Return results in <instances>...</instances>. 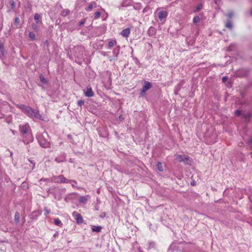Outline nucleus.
I'll return each instance as SVG.
<instances>
[{"mask_svg": "<svg viewBox=\"0 0 252 252\" xmlns=\"http://www.w3.org/2000/svg\"><path fill=\"white\" fill-rule=\"evenodd\" d=\"M16 106L17 108L21 109L28 117L32 119L36 118L43 120L42 116L40 114L38 110L21 104H16Z\"/></svg>", "mask_w": 252, "mask_h": 252, "instance_id": "nucleus-1", "label": "nucleus"}, {"mask_svg": "<svg viewBox=\"0 0 252 252\" xmlns=\"http://www.w3.org/2000/svg\"><path fill=\"white\" fill-rule=\"evenodd\" d=\"M50 189H49L48 191V193L52 194L55 199L60 200L62 198V195L64 194L66 191L65 188H55L54 189V191H50Z\"/></svg>", "mask_w": 252, "mask_h": 252, "instance_id": "nucleus-2", "label": "nucleus"}, {"mask_svg": "<svg viewBox=\"0 0 252 252\" xmlns=\"http://www.w3.org/2000/svg\"><path fill=\"white\" fill-rule=\"evenodd\" d=\"M48 136L47 133L39 134L37 137L38 142L40 146L44 148H48L50 147V143L46 138V136Z\"/></svg>", "mask_w": 252, "mask_h": 252, "instance_id": "nucleus-3", "label": "nucleus"}, {"mask_svg": "<svg viewBox=\"0 0 252 252\" xmlns=\"http://www.w3.org/2000/svg\"><path fill=\"white\" fill-rule=\"evenodd\" d=\"M55 180H56V182L59 183H68L69 182H73L76 183V182L75 180H69L65 178L63 175H61L60 176L54 177Z\"/></svg>", "mask_w": 252, "mask_h": 252, "instance_id": "nucleus-4", "label": "nucleus"}, {"mask_svg": "<svg viewBox=\"0 0 252 252\" xmlns=\"http://www.w3.org/2000/svg\"><path fill=\"white\" fill-rule=\"evenodd\" d=\"M72 216L74 217L76 222L77 224H82L83 222V219L81 214L77 213L76 212L72 213Z\"/></svg>", "mask_w": 252, "mask_h": 252, "instance_id": "nucleus-5", "label": "nucleus"}, {"mask_svg": "<svg viewBox=\"0 0 252 252\" xmlns=\"http://www.w3.org/2000/svg\"><path fill=\"white\" fill-rule=\"evenodd\" d=\"M28 127L26 125H20L19 126L20 132L23 134L24 137H26L28 134Z\"/></svg>", "mask_w": 252, "mask_h": 252, "instance_id": "nucleus-6", "label": "nucleus"}, {"mask_svg": "<svg viewBox=\"0 0 252 252\" xmlns=\"http://www.w3.org/2000/svg\"><path fill=\"white\" fill-rule=\"evenodd\" d=\"M84 92L85 95L87 97H92L94 94L90 86H87L86 91H84Z\"/></svg>", "mask_w": 252, "mask_h": 252, "instance_id": "nucleus-7", "label": "nucleus"}, {"mask_svg": "<svg viewBox=\"0 0 252 252\" xmlns=\"http://www.w3.org/2000/svg\"><path fill=\"white\" fill-rule=\"evenodd\" d=\"M176 158L180 161V162H187L188 160L190 158L189 157H184L180 155H178L176 156Z\"/></svg>", "mask_w": 252, "mask_h": 252, "instance_id": "nucleus-8", "label": "nucleus"}, {"mask_svg": "<svg viewBox=\"0 0 252 252\" xmlns=\"http://www.w3.org/2000/svg\"><path fill=\"white\" fill-rule=\"evenodd\" d=\"M168 15V13L166 11H160L158 12V17L160 21H162L163 19H165Z\"/></svg>", "mask_w": 252, "mask_h": 252, "instance_id": "nucleus-9", "label": "nucleus"}, {"mask_svg": "<svg viewBox=\"0 0 252 252\" xmlns=\"http://www.w3.org/2000/svg\"><path fill=\"white\" fill-rule=\"evenodd\" d=\"M130 33V29L128 28H126V29L123 30L121 32V34L125 37H127L129 36Z\"/></svg>", "mask_w": 252, "mask_h": 252, "instance_id": "nucleus-10", "label": "nucleus"}, {"mask_svg": "<svg viewBox=\"0 0 252 252\" xmlns=\"http://www.w3.org/2000/svg\"><path fill=\"white\" fill-rule=\"evenodd\" d=\"M55 161L58 163L63 162L65 161V155L64 154H62L59 156L55 158Z\"/></svg>", "mask_w": 252, "mask_h": 252, "instance_id": "nucleus-11", "label": "nucleus"}, {"mask_svg": "<svg viewBox=\"0 0 252 252\" xmlns=\"http://www.w3.org/2000/svg\"><path fill=\"white\" fill-rule=\"evenodd\" d=\"M156 32V29L153 27H150L148 31V34L150 36H154Z\"/></svg>", "mask_w": 252, "mask_h": 252, "instance_id": "nucleus-12", "label": "nucleus"}, {"mask_svg": "<svg viewBox=\"0 0 252 252\" xmlns=\"http://www.w3.org/2000/svg\"><path fill=\"white\" fill-rule=\"evenodd\" d=\"M101 229H102V227L100 226L93 225L92 227V229L93 231H94V232H100Z\"/></svg>", "mask_w": 252, "mask_h": 252, "instance_id": "nucleus-13", "label": "nucleus"}, {"mask_svg": "<svg viewBox=\"0 0 252 252\" xmlns=\"http://www.w3.org/2000/svg\"><path fill=\"white\" fill-rule=\"evenodd\" d=\"M152 87V84L148 81H145L144 85L142 88L146 90L147 91Z\"/></svg>", "mask_w": 252, "mask_h": 252, "instance_id": "nucleus-14", "label": "nucleus"}, {"mask_svg": "<svg viewBox=\"0 0 252 252\" xmlns=\"http://www.w3.org/2000/svg\"><path fill=\"white\" fill-rule=\"evenodd\" d=\"M39 79L41 83H42L44 84H46L48 83L47 80L44 77L43 75L42 74H40L39 76Z\"/></svg>", "mask_w": 252, "mask_h": 252, "instance_id": "nucleus-15", "label": "nucleus"}, {"mask_svg": "<svg viewBox=\"0 0 252 252\" xmlns=\"http://www.w3.org/2000/svg\"><path fill=\"white\" fill-rule=\"evenodd\" d=\"M70 13V10L68 9L63 10L61 12V15L62 17L66 16Z\"/></svg>", "mask_w": 252, "mask_h": 252, "instance_id": "nucleus-16", "label": "nucleus"}, {"mask_svg": "<svg viewBox=\"0 0 252 252\" xmlns=\"http://www.w3.org/2000/svg\"><path fill=\"white\" fill-rule=\"evenodd\" d=\"M225 27L228 29L231 30L233 28V25L231 21L229 19L228 20L225 24Z\"/></svg>", "mask_w": 252, "mask_h": 252, "instance_id": "nucleus-17", "label": "nucleus"}, {"mask_svg": "<svg viewBox=\"0 0 252 252\" xmlns=\"http://www.w3.org/2000/svg\"><path fill=\"white\" fill-rule=\"evenodd\" d=\"M96 4L94 1H93L88 6V7L86 9L87 11H90L92 10L94 6H96Z\"/></svg>", "mask_w": 252, "mask_h": 252, "instance_id": "nucleus-18", "label": "nucleus"}, {"mask_svg": "<svg viewBox=\"0 0 252 252\" xmlns=\"http://www.w3.org/2000/svg\"><path fill=\"white\" fill-rule=\"evenodd\" d=\"M0 52L3 56L6 54V51L4 48V45L2 43H0Z\"/></svg>", "mask_w": 252, "mask_h": 252, "instance_id": "nucleus-19", "label": "nucleus"}, {"mask_svg": "<svg viewBox=\"0 0 252 252\" xmlns=\"http://www.w3.org/2000/svg\"><path fill=\"white\" fill-rule=\"evenodd\" d=\"M79 201L80 203H86L87 202V198L84 196H81L79 199Z\"/></svg>", "mask_w": 252, "mask_h": 252, "instance_id": "nucleus-20", "label": "nucleus"}, {"mask_svg": "<svg viewBox=\"0 0 252 252\" xmlns=\"http://www.w3.org/2000/svg\"><path fill=\"white\" fill-rule=\"evenodd\" d=\"M14 220H15V221L17 223H18L19 222V221H20V214L19 212H16L15 213V216H14Z\"/></svg>", "mask_w": 252, "mask_h": 252, "instance_id": "nucleus-21", "label": "nucleus"}, {"mask_svg": "<svg viewBox=\"0 0 252 252\" xmlns=\"http://www.w3.org/2000/svg\"><path fill=\"white\" fill-rule=\"evenodd\" d=\"M157 167L159 171H160V172L163 171V166H162V163L161 162H158L157 163Z\"/></svg>", "mask_w": 252, "mask_h": 252, "instance_id": "nucleus-22", "label": "nucleus"}, {"mask_svg": "<svg viewBox=\"0 0 252 252\" xmlns=\"http://www.w3.org/2000/svg\"><path fill=\"white\" fill-rule=\"evenodd\" d=\"M203 8V4L200 3H199L197 6L195 7V9L194 10V12H197L199 11Z\"/></svg>", "mask_w": 252, "mask_h": 252, "instance_id": "nucleus-23", "label": "nucleus"}, {"mask_svg": "<svg viewBox=\"0 0 252 252\" xmlns=\"http://www.w3.org/2000/svg\"><path fill=\"white\" fill-rule=\"evenodd\" d=\"M155 243L154 242H150L149 243V246L147 248V250H150L152 248H155Z\"/></svg>", "mask_w": 252, "mask_h": 252, "instance_id": "nucleus-24", "label": "nucleus"}, {"mask_svg": "<svg viewBox=\"0 0 252 252\" xmlns=\"http://www.w3.org/2000/svg\"><path fill=\"white\" fill-rule=\"evenodd\" d=\"M54 223L56 225L62 226L63 224L61 221L59 219H55L54 220Z\"/></svg>", "mask_w": 252, "mask_h": 252, "instance_id": "nucleus-25", "label": "nucleus"}, {"mask_svg": "<svg viewBox=\"0 0 252 252\" xmlns=\"http://www.w3.org/2000/svg\"><path fill=\"white\" fill-rule=\"evenodd\" d=\"M117 42L116 40L114 41H109L108 43V45L109 47L111 48L114 46L115 44H116Z\"/></svg>", "mask_w": 252, "mask_h": 252, "instance_id": "nucleus-26", "label": "nucleus"}, {"mask_svg": "<svg viewBox=\"0 0 252 252\" xmlns=\"http://www.w3.org/2000/svg\"><path fill=\"white\" fill-rule=\"evenodd\" d=\"M252 114L250 113H246L243 115V117L246 120H249L251 117Z\"/></svg>", "mask_w": 252, "mask_h": 252, "instance_id": "nucleus-27", "label": "nucleus"}, {"mask_svg": "<svg viewBox=\"0 0 252 252\" xmlns=\"http://www.w3.org/2000/svg\"><path fill=\"white\" fill-rule=\"evenodd\" d=\"M40 18V16L38 13H35L34 14V19L35 20L36 23H38Z\"/></svg>", "mask_w": 252, "mask_h": 252, "instance_id": "nucleus-28", "label": "nucleus"}, {"mask_svg": "<svg viewBox=\"0 0 252 252\" xmlns=\"http://www.w3.org/2000/svg\"><path fill=\"white\" fill-rule=\"evenodd\" d=\"M200 17L198 16H196L194 17V18L193 19V22L194 24H196V23H198L200 21Z\"/></svg>", "mask_w": 252, "mask_h": 252, "instance_id": "nucleus-29", "label": "nucleus"}, {"mask_svg": "<svg viewBox=\"0 0 252 252\" xmlns=\"http://www.w3.org/2000/svg\"><path fill=\"white\" fill-rule=\"evenodd\" d=\"M29 36L32 40H35V35L33 32H30L29 33Z\"/></svg>", "mask_w": 252, "mask_h": 252, "instance_id": "nucleus-30", "label": "nucleus"}, {"mask_svg": "<svg viewBox=\"0 0 252 252\" xmlns=\"http://www.w3.org/2000/svg\"><path fill=\"white\" fill-rule=\"evenodd\" d=\"M9 4L11 5V9H14L15 8V2L13 0H10Z\"/></svg>", "mask_w": 252, "mask_h": 252, "instance_id": "nucleus-31", "label": "nucleus"}, {"mask_svg": "<svg viewBox=\"0 0 252 252\" xmlns=\"http://www.w3.org/2000/svg\"><path fill=\"white\" fill-rule=\"evenodd\" d=\"M101 13L99 11H97L94 14V18L95 19H98L100 16Z\"/></svg>", "mask_w": 252, "mask_h": 252, "instance_id": "nucleus-32", "label": "nucleus"}, {"mask_svg": "<svg viewBox=\"0 0 252 252\" xmlns=\"http://www.w3.org/2000/svg\"><path fill=\"white\" fill-rule=\"evenodd\" d=\"M84 104V101L82 99L79 100L77 102V104L81 107Z\"/></svg>", "mask_w": 252, "mask_h": 252, "instance_id": "nucleus-33", "label": "nucleus"}, {"mask_svg": "<svg viewBox=\"0 0 252 252\" xmlns=\"http://www.w3.org/2000/svg\"><path fill=\"white\" fill-rule=\"evenodd\" d=\"M32 28L35 31H37V26L36 24L33 23L32 24Z\"/></svg>", "mask_w": 252, "mask_h": 252, "instance_id": "nucleus-34", "label": "nucleus"}, {"mask_svg": "<svg viewBox=\"0 0 252 252\" xmlns=\"http://www.w3.org/2000/svg\"><path fill=\"white\" fill-rule=\"evenodd\" d=\"M86 19H83V20H82L79 23V24H78V26H83L86 22Z\"/></svg>", "mask_w": 252, "mask_h": 252, "instance_id": "nucleus-35", "label": "nucleus"}, {"mask_svg": "<svg viewBox=\"0 0 252 252\" xmlns=\"http://www.w3.org/2000/svg\"><path fill=\"white\" fill-rule=\"evenodd\" d=\"M233 15V13L232 12H229V13H228L227 14H226V16L227 17L229 18V19H231L232 16Z\"/></svg>", "mask_w": 252, "mask_h": 252, "instance_id": "nucleus-36", "label": "nucleus"}, {"mask_svg": "<svg viewBox=\"0 0 252 252\" xmlns=\"http://www.w3.org/2000/svg\"><path fill=\"white\" fill-rule=\"evenodd\" d=\"M28 160L31 163H32V169L33 170L35 168V162H34L33 160H32L30 159H29Z\"/></svg>", "mask_w": 252, "mask_h": 252, "instance_id": "nucleus-37", "label": "nucleus"}, {"mask_svg": "<svg viewBox=\"0 0 252 252\" xmlns=\"http://www.w3.org/2000/svg\"><path fill=\"white\" fill-rule=\"evenodd\" d=\"M235 115H237V116H240V115H241V110H240L237 109V110H236L235 111Z\"/></svg>", "mask_w": 252, "mask_h": 252, "instance_id": "nucleus-38", "label": "nucleus"}, {"mask_svg": "<svg viewBox=\"0 0 252 252\" xmlns=\"http://www.w3.org/2000/svg\"><path fill=\"white\" fill-rule=\"evenodd\" d=\"M44 211H45V215L46 216H47L50 213V211L48 210L46 207L44 208Z\"/></svg>", "mask_w": 252, "mask_h": 252, "instance_id": "nucleus-39", "label": "nucleus"}, {"mask_svg": "<svg viewBox=\"0 0 252 252\" xmlns=\"http://www.w3.org/2000/svg\"><path fill=\"white\" fill-rule=\"evenodd\" d=\"M20 22V19L19 17H16L14 20V23L15 24H18Z\"/></svg>", "mask_w": 252, "mask_h": 252, "instance_id": "nucleus-40", "label": "nucleus"}, {"mask_svg": "<svg viewBox=\"0 0 252 252\" xmlns=\"http://www.w3.org/2000/svg\"><path fill=\"white\" fill-rule=\"evenodd\" d=\"M133 59L135 60V63L138 65H140V63L138 59L136 57L134 58Z\"/></svg>", "mask_w": 252, "mask_h": 252, "instance_id": "nucleus-41", "label": "nucleus"}, {"mask_svg": "<svg viewBox=\"0 0 252 252\" xmlns=\"http://www.w3.org/2000/svg\"><path fill=\"white\" fill-rule=\"evenodd\" d=\"M146 91H147L146 90H145V89L142 88L141 92V95L142 96L144 95V94H145Z\"/></svg>", "mask_w": 252, "mask_h": 252, "instance_id": "nucleus-42", "label": "nucleus"}, {"mask_svg": "<svg viewBox=\"0 0 252 252\" xmlns=\"http://www.w3.org/2000/svg\"><path fill=\"white\" fill-rule=\"evenodd\" d=\"M228 77L226 76H223L222 78V81L223 82H225L227 80Z\"/></svg>", "mask_w": 252, "mask_h": 252, "instance_id": "nucleus-43", "label": "nucleus"}, {"mask_svg": "<svg viewBox=\"0 0 252 252\" xmlns=\"http://www.w3.org/2000/svg\"><path fill=\"white\" fill-rule=\"evenodd\" d=\"M44 45H45L47 47L49 46V43L48 40H46L44 41Z\"/></svg>", "mask_w": 252, "mask_h": 252, "instance_id": "nucleus-44", "label": "nucleus"}, {"mask_svg": "<svg viewBox=\"0 0 252 252\" xmlns=\"http://www.w3.org/2000/svg\"><path fill=\"white\" fill-rule=\"evenodd\" d=\"M58 235H59V232L58 231L56 232V233L54 234L53 235V237L54 238H56L58 236Z\"/></svg>", "mask_w": 252, "mask_h": 252, "instance_id": "nucleus-45", "label": "nucleus"}, {"mask_svg": "<svg viewBox=\"0 0 252 252\" xmlns=\"http://www.w3.org/2000/svg\"><path fill=\"white\" fill-rule=\"evenodd\" d=\"M105 216H106V214H105V213L104 212L102 214V215H100V217L104 218L105 217Z\"/></svg>", "mask_w": 252, "mask_h": 252, "instance_id": "nucleus-46", "label": "nucleus"}, {"mask_svg": "<svg viewBox=\"0 0 252 252\" xmlns=\"http://www.w3.org/2000/svg\"><path fill=\"white\" fill-rule=\"evenodd\" d=\"M138 252H144L140 247L138 249Z\"/></svg>", "mask_w": 252, "mask_h": 252, "instance_id": "nucleus-47", "label": "nucleus"}, {"mask_svg": "<svg viewBox=\"0 0 252 252\" xmlns=\"http://www.w3.org/2000/svg\"><path fill=\"white\" fill-rule=\"evenodd\" d=\"M248 143H250V144H252V138H250L249 140H248Z\"/></svg>", "mask_w": 252, "mask_h": 252, "instance_id": "nucleus-48", "label": "nucleus"}, {"mask_svg": "<svg viewBox=\"0 0 252 252\" xmlns=\"http://www.w3.org/2000/svg\"><path fill=\"white\" fill-rule=\"evenodd\" d=\"M250 13L251 15H252V9L251 10V11H250Z\"/></svg>", "mask_w": 252, "mask_h": 252, "instance_id": "nucleus-49", "label": "nucleus"}, {"mask_svg": "<svg viewBox=\"0 0 252 252\" xmlns=\"http://www.w3.org/2000/svg\"><path fill=\"white\" fill-rule=\"evenodd\" d=\"M230 48H231V46H229V49H228V50H229V51L231 50V49H230Z\"/></svg>", "mask_w": 252, "mask_h": 252, "instance_id": "nucleus-50", "label": "nucleus"}, {"mask_svg": "<svg viewBox=\"0 0 252 252\" xmlns=\"http://www.w3.org/2000/svg\"><path fill=\"white\" fill-rule=\"evenodd\" d=\"M246 74H247V73H245L244 75H243V76H245V75H246Z\"/></svg>", "mask_w": 252, "mask_h": 252, "instance_id": "nucleus-51", "label": "nucleus"}, {"mask_svg": "<svg viewBox=\"0 0 252 252\" xmlns=\"http://www.w3.org/2000/svg\"><path fill=\"white\" fill-rule=\"evenodd\" d=\"M192 185H194V183H191Z\"/></svg>", "mask_w": 252, "mask_h": 252, "instance_id": "nucleus-52", "label": "nucleus"}, {"mask_svg": "<svg viewBox=\"0 0 252 252\" xmlns=\"http://www.w3.org/2000/svg\"><path fill=\"white\" fill-rule=\"evenodd\" d=\"M41 214V211L40 212V213L39 214V215Z\"/></svg>", "mask_w": 252, "mask_h": 252, "instance_id": "nucleus-53", "label": "nucleus"}, {"mask_svg": "<svg viewBox=\"0 0 252 252\" xmlns=\"http://www.w3.org/2000/svg\"><path fill=\"white\" fill-rule=\"evenodd\" d=\"M24 183H22V185H23V187L24 186Z\"/></svg>", "mask_w": 252, "mask_h": 252, "instance_id": "nucleus-54", "label": "nucleus"}, {"mask_svg": "<svg viewBox=\"0 0 252 252\" xmlns=\"http://www.w3.org/2000/svg\"><path fill=\"white\" fill-rule=\"evenodd\" d=\"M10 155H11V156H12V153H11Z\"/></svg>", "mask_w": 252, "mask_h": 252, "instance_id": "nucleus-55", "label": "nucleus"}]
</instances>
